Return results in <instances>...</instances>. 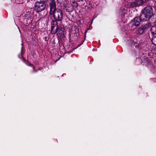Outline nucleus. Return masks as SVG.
<instances>
[{
    "label": "nucleus",
    "instance_id": "nucleus-2",
    "mask_svg": "<svg viewBox=\"0 0 156 156\" xmlns=\"http://www.w3.org/2000/svg\"><path fill=\"white\" fill-rule=\"evenodd\" d=\"M153 9L150 6H147L143 10V13L141 15V18L145 21L147 20L153 15Z\"/></svg>",
    "mask_w": 156,
    "mask_h": 156
},
{
    "label": "nucleus",
    "instance_id": "nucleus-9",
    "mask_svg": "<svg viewBox=\"0 0 156 156\" xmlns=\"http://www.w3.org/2000/svg\"><path fill=\"white\" fill-rule=\"evenodd\" d=\"M151 33L153 35V36L156 37L155 38H154V40L155 41H156V33H153L152 32H151Z\"/></svg>",
    "mask_w": 156,
    "mask_h": 156
},
{
    "label": "nucleus",
    "instance_id": "nucleus-5",
    "mask_svg": "<svg viewBox=\"0 0 156 156\" xmlns=\"http://www.w3.org/2000/svg\"><path fill=\"white\" fill-rule=\"evenodd\" d=\"M51 33L52 34H55L57 32L58 26L56 21H53L51 23Z\"/></svg>",
    "mask_w": 156,
    "mask_h": 156
},
{
    "label": "nucleus",
    "instance_id": "nucleus-10",
    "mask_svg": "<svg viewBox=\"0 0 156 156\" xmlns=\"http://www.w3.org/2000/svg\"><path fill=\"white\" fill-rule=\"evenodd\" d=\"M32 67H33L34 69V66L33 65H31Z\"/></svg>",
    "mask_w": 156,
    "mask_h": 156
},
{
    "label": "nucleus",
    "instance_id": "nucleus-8",
    "mask_svg": "<svg viewBox=\"0 0 156 156\" xmlns=\"http://www.w3.org/2000/svg\"><path fill=\"white\" fill-rule=\"evenodd\" d=\"M72 3H73V5L74 7H76L77 6V2H76L75 1H74L72 2Z\"/></svg>",
    "mask_w": 156,
    "mask_h": 156
},
{
    "label": "nucleus",
    "instance_id": "nucleus-1",
    "mask_svg": "<svg viewBox=\"0 0 156 156\" xmlns=\"http://www.w3.org/2000/svg\"><path fill=\"white\" fill-rule=\"evenodd\" d=\"M49 14L53 15L54 18L57 21H61L63 19V13L59 9L57 8L56 3L54 1L50 3Z\"/></svg>",
    "mask_w": 156,
    "mask_h": 156
},
{
    "label": "nucleus",
    "instance_id": "nucleus-3",
    "mask_svg": "<svg viewBox=\"0 0 156 156\" xmlns=\"http://www.w3.org/2000/svg\"><path fill=\"white\" fill-rule=\"evenodd\" d=\"M35 9L37 12H41L44 10L46 8V4L43 2L36 3L34 6Z\"/></svg>",
    "mask_w": 156,
    "mask_h": 156
},
{
    "label": "nucleus",
    "instance_id": "nucleus-6",
    "mask_svg": "<svg viewBox=\"0 0 156 156\" xmlns=\"http://www.w3.org/2000/svg\"><path fill=\"white\" fill-rule=\"evenodd\" d=\"M58 35L60 36V37H65V29L62 27H59L57 28Z\"/></svg>",
    "mask_w": 156,
    "mask_h": 156
},
{
    "label": "nucleus",
    "instance_id": "nucleus-4",
    "mask_svg": "<svg viewBox=\"0 0 156 156\" xmlns=\"http://www.w3.org/2000/svg\"><path fill=\"white\" fill-rule=\"evenodd\" d=\"M150 26V24H149L142 25L138 29L137 31H136V33L140 34H144L146 31L149 28Z\"/></svg>",
    "mask_w": 156,
    "mask_h": 156
},
{
    "label": "nucleus",
    "instance_id": "nucleus-7",
    "mask_svg": "<svg viewBox=\"0 0 156 156\" xmlns=\"http://www.w3.org/2000/svg\"><path fill=\"white\" fill-rule=\"evenodd\" d=\"M142 19V18H141V15H140V17H135L134 19L133 24L136 26H139L141 20L145 21L144 20Z\"/></svg>",
    "mask_w": 156,
    "mask_h": 156
}]
</instances>
